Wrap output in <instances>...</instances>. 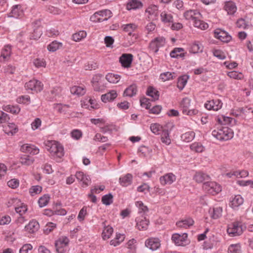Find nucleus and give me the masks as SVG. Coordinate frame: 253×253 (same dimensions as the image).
<instances>
[{"label":"nucleus","instance_id":"nucleus-45","mask_svg":"<svg viewBox=\"0 0 253 253\" xmlns=\"http://www.w3.org/2000/svg\"><path fill=\"white\" fill-rule=\"evenodd\" d=\"M122 28L123 31L127 33L129 35L136 29L137 26L133 23L124 24L122 25Z\"/></svg>","mask_w":253,"mask_h":253},{"label":"nucleus","instance_id":"nucleus-46","mask_svg":"<svg viewBox=\"0 0 253 253\" xmlns=\"http://www.w3.org/2000/svg\"><path fill=\"white\" fill-rule=\"evenodd\" d=\"M184 51L182 48H175L170 53V56L172 58L182 57L184 56V54L182 53Z\"/></svg>","mask_w":253,"mask_h":253},{"label":"nucleus","instance_id":"nucleus-64","mask_svg":"<svg viewBox=\"0 0 253 253\" xmlns=\"http://www.w3.org/2000/svg\"><path fill=\"white\" fill-rule=\"evenodd\" d=\"M237 183L242 186H249L251 188H253V181L249 180H238Z\"/></svg>","mask_w":253,"mask_h":253},{"label":"nucleus","instance_id":"nucleus-13","mask_svg":"<svg viewBox=\"0 0 253 253\" xmlns=\"http://www.w3.org/2000/svg\"><path fill=\"white\" fill-rule=\"evenodd\" d=\"M20 150L24 153H30L32 155H37L39 154V149L34 145L26 143L21 145Z\"/></svg>","mask_w":253,"mask_h":253},{"label":"nucleus","instance_id":"nucleus-29","mask_svg":"<svg viewBox=\"0 0 253 253\" xmlns=\"http://www.w3.org/2000/svg\"><path fill=\"white\" fill-rule=\"evenodd\" d=\"M194 221L191 218L188 217L176 222L178 227L187 228L193 225Z\"/></svg>","mask_w":253,"mask_h":253},{"label":"nucleus","instance_id":"nucleus-27","mask_svg":"<svg viewBox=\"0 0 253 253\" xmlns=\"http://www.w3.org/2000/svg\"><path fill=\"white\" fill-rule=\"evenodd\" d=\"M11 53V46L9 44L5 45L1 50L0 61H4L7 60L10 56Z\"/></svg>","mask_w":253,"mask_h":253},{"label":"nucleus","instance_id":"nucleus-44","mask_svg":"<svg viewBox=\"0 0 253 253\" xmlns=\"http://www.w3.org/2000/svg\"><path fill=\"white\" fill-rule=\"evenodd\" d=\"M161 19L164 23H171L173 22V16L170 13L163 11L160 14Z\"/></svg>","mask_w":253,"mask_h":253},{"label":"nucleus","instance_id":"nucleus-60","mask_svg":"<svg viewBox=\"0 0 253 253\" xmlns=\"http://www.w3.org/2000/svg\"><path fill=\"white\" fill-rule=\"evenodd\" d=\"M150 129L152 132L155 134H159L163 129L160 125L158 124H151Z\"/></svg>","mask_w":253,"mask_h":253},{"label":"nucleus","instance_id":"nucleus-43","mask_svg":"<svg viewBox=\"0 0 253 253\" xmlns=\"http://www.w3.org/2000/svg\"><path fill=\"white\" fill-rule=\"evenodd\" d=\"M188 79V76L187 75L182 76L179 77L177 83V87L179 89L182 90L186 84Z\"/></svg>","mask_w":253,"mask_h":253},{"label":"nucleus","instance_id":"nucleus-55","mask_svg":"<svg viewBox=\"0 0 253 253\" xmlns=\"http://www.w3.org/2000/svg\"><path fill=\"white\" fill-rule=\"evenodd\" d=\"M42 191V187L39 185H35L32 186L29 189V193L31 195L33 196L37 194H40Z\"/></svg>","mask_w":253,"mask_h":253},{"label":"nucleus","instance_id":"nucleus-40","mask_svg":"<svg viewBox=\"0 0 253 253\" xmlns=\"http://www.w3.org/2000/svg\"><path fill=\"white\" fill-rule=\"evenodd\" d=\"M146 94L147 95L152 97V98L154 100H158L159 99V91L153 87L149 86L147 89Z\"/></svg>","mask_w":253,"mask_h":253},{"label":"nucleus","instance_id":"nucleus-47","mask_svg":"<svg viewBox=\"0 0 253 253\" xmlns=\"http://www.w3.org/2000/svg\"><path fill=\"white\" fill-rule=\"evenodd\" d=\"M190 147L191 150L198 153H201L205 150V147L200 142H194L191 144Z\"/></svg>","mask_w":253,"mask_h":253},{"label":"nucleus","instance_id":"nucleus-37","mask_svg":"<svg viewBox=\"0 0 253 253\" xmlns=\"http://www.w3.org/2000/svg\"><path fill=\"white\" fill-rule=\"evenodd\" d=\"M195 136V133L194 131H188L181 135V139L184 142H189L193 140Z\"/></svg>","mask_w":253,"mask_h":253},{"label":"nucleus","instance_id":"nucleus-62","mask_svg":"<svg viewBox=\"0 0 253 253\" xmlns=\"http://www.w3.org/2000/svg\"><path fill=\"white\" fill-rule=\"evenodd\" d=\"M87 214L86 207H84L79 211L78 215V219L80 221H82L84 219L85 216Z\"/></svg>","mask_w":253,"mask_h":253},{"label":"nucleus","instance_id":"nucleus-63","mask_svg":"<svg viewBox=\"0 0 253 253\" xmlns=\"http://www.w3.org/2000/svg\"><path fill=\"white\" fill-rule=\"evenodd\" d=\"M236 26L239 28L245 29L249 26V25L245 19L241 18L237 21Z\"/></svg>","mask_w":253,"mask_h":253},{"label":"nucleus","instance_id":"nucleus-26","mask_svg":"<svg viewBox=\"0 0 253 253\" xmlns=\"http://www.w3.org/2000/svg\"><path fill=\"white\" fill-rule=\"evenodd\" d=\"M142 7L143 3L140 0H130L126 4V9L128 10H136Z\"/></svg>","mask_w":253,"mask_h":253},{"label":"nucleus","instance_id":"nucleus-32","mask_svg":"<svg viewBox=\"0 0 253 253\" xmlns=\"http://www.w3.org/2000/svg\"><path fill=\"white\" fill-rule=\"evenodd\" d=\"M137 91L136 85L132 84L125 90L124 95L126 96L132 97L136 94Z\"/></svg>","mask_w":253,"mask_h":253},{"label":"nucleus","instance_id":"nucleus-18","mask_svg":"<svg viewBox=\"0 0 253 253\" xmlns=\"http://www.w3.org/2000/svg\"><path fill=\"white\" fill-rule=\"evenodd\" d=\"M244 202V199L240 195H235L230 199V206L235 209L242 205Z\"/></svg>","mask_w":253,"mask_h":253},{"label":"nucleus","instance_id":"nucleus-52","mask_svg":"<svg viewBox=\"0 0 253 253\" xmlns=\"http://www.w3.org/2000/svg\"><path fill=\"white\" fill-rule=\"evenodd\" d=\"M228 253H241V247L240 244L230 245L228 249Z\"/></svg>","mask_w":253,"mask_h":253},{"label":"nucleus","instance_id":"nucleus-57","mask_svg":"<svg viewBox=\"0 0 253 253\" xmlns=\"http://www.w3.org/2000/svg\"><path fill=\"white\" fill-rule=\"evenodd\" d=\"M175 74L174 73H171L169 72L163 73L160 75V78L165 82L172 79L174 77L173 75H175Z\"/></svg>","mask_w":253,"mask_h":253},{"label":"nucleus","instance_id":"nucleus-8","mask_svg":"<svg viewBox=\"0 0 253 253\" xmlns=\"http://www.w3.org/2000/svg\"><path fill=\"white\" fill-rule=\"evenodd\" d=\"M25 87L27 90L38 92L42 89L43 84L38 80H32L25 84Z\"/></svg>","mask_w":253,"mask_h":253},{"label":"nucleus","instance_id":"nucleus-42","mask_svg":"<svg viewBox=\"0 0 253 253\" xmlns=\"http://www.w3.org/2000/svg\"><path fill=\"white\" fill-rule=\"evenodd\" d=\"M34 159L28 155H23L20 158V162L23 165L30 166L33 164Z\"/></svg>","mask_w":253,"mask_h":253},{"label":"nucleus","instance_id":"nucleus-21","mask_svg":"<svg viewBox=\"0 0 253 253\" xmlns=\"http://www.w3.org/2000/svg\"><path fill=\"white\" fill-rule=\"evenodd\" d=\"M209 213L211 218L216 219L222 216V208L220 207H216L210 208Z\"/></svg>","mask_w":253,"mask_h":253},{"label":"nucleus","instance_id":"nucleus-9","mask_svg":"<svg viewBox=\"0 0 253 253\" xmlns=\"http://www.w3.org/2000/svg\"><path fill=\"white\" fill-rule=\"evenodd\" d=\"M166 43L165 39L163 37H159L152 40L149 47L154 53H157L160 47L163 46Z\"/></svg>","mask_w":253,"mask_h":253},{"label":"nucleus","instance_id":"nucleus-48","mask_svg":"<svg viewBox=\"0 0 253 253\" xmlns=\"http://www.w3.org/2000/svg\"><path fill=\"white\" fill-rule=\"evenodd\" d=\"M90 20L93 22H101L106 21V18H103L101 15L100 11H98L90 16Z\"/></svg>","mask_w":253,"mask_h":253},{"label":"nucleus","instance_id":"nucleus-6","mask_svg":"<svg viewBox=\"0 0 253 253\" xmlns=\"http://www.w3.org/2000/svg\"><path fill=\"white\" fill-rule=\"evenodd\" d=\"M228 235L231 237L238 236L243 233L242 227L241 223L236 222L230 224L227 229Z\"/></svg>","mask_w":253,"mask_h":253},{"label":"nucleus","instance_id":"nucleus-10","mask_svg":"<svg viewBox=\"0 0 253 253\" xmlns=\"http://www.w3.org/2000/svg\"><path fill=\"white\" fill-rule=\"evenodd\" d=\"M69 243V239L67 237L60 238L55 243L56 251L58 253H64L65 248H66Z\"/></svg>","mask_w":253,"mask_h":253},{"label":"nucleus","instance_id":"nucleus-12","mask_svg":"<svg viewBox=\"0 0 253 253\" xmlns=\"http://www.w3.org/2000/svg\"><path fill=\"white\" fill-rule=\"evenodd\" d=\"M222 103L219 99H212L207 101L205 104V107L209 110L218 111L221 108Z\"/></svg>","mask_w":253,"mask_h":253},{"label":"nucleus","instance_id":"nucleus-14","mask_svg":"<svg viewBox=\"0 0 253 253\" xmlns=\"http://www.w3.org/2000/svg\"><path fill=\"white\" fill-rule=\"evenodd\" d=\"M145 246L152 251H156L160 247V241L158 238H151L146 240Z\"/></svg>","mask_w":253,"mask_h":253},{"label":"nucleus","instance_id":"nucleus-54","mask_svg":"<svg viewBox=\"0 0 253 253\" xmlns=\"http://www.w3.org/2000/svg\"><path fill=\"white\" fill-rule=\"evenodd\" d=\"M113 196L111 194L105 195L102 197V202L103 204L108 206L113 203Z\"/></svg>","mask_w":253,"mask_h":253},{"label":"nucleus","instance_id":"nucleus-24","mask_svg":"<svg viewBox=\"0 0 253 253\" xmlns=\"http://www.w3.org/2000/svg\"><path fill=\"white\" fill-rule=\"evenodd\" d=\"M204 49V46L199 42H194L190 45L189 52L194 54L201 53Z\"/></svg>","mask_w":253,"mask_h":253},{"label":"nucleus","instance_id":"nucleus-23","mask_svg":"<svg viewBox=\"0 0 253 253\" xmlns=\"http://www.w3.org/2000/svg\"><path fill=\"white\" fill-rule=\"evenodd\" d=\"M136 226L140 230H145L147 229L149 221L145 217H137L136 219Z\"/></svg>","mask_w":253,"mask_h":253},{"label":"nucleus","instance_id":"nucleus-1","mask_svg":"<svg viewBox=\"0 0 253 253\" xmlns=\"http://www.w3.org/2000/svg\"><path fill=\"white\" fill-rule=\"evenodd\" d=\"M47 150L54 158H61L64 155V148L56 141H47L45 143Z\"/></svg>","mask_w":253,"mask_h":253},{"label":"nucleus","instance_id":"nucleus-38","mask_svg":"<svg viewBox=\"0 0 253 253\" xmlns=\"http://www.w3.org/2000/svg\"><path fill=\"white\" fill-rule=\"evenodd\" d=\"M18 130V127L14 123H9L5 127V131L8 135H13L17 132Z\"/></svg>","mask_w":253,"mask_h":253},{"label":"nucleus","instance_id":"nucleus-34","mask_svg":"<svg viewBox=\"0 0 253 253\" xmlns=\"http://www.w3.org/2000/svg\"><path fill=\"white\" fill-rule=\"evenodd\" d=\"M194 178L197 182L201 183L205 180L210 179V177L208 174L203 172L198 171L195 174Z\"/></svg>","mask_w":253,"mask_h":253},{"label":"nucleus","instance_id":"nucleus-30","mask_svg":"<svg viewBox=\"0 0 253 253\" xmlns=\"http://www.w3.org/2000/svg\"><path fill=\"white\" fill-rule=\"evenodd\" d=\"M224 9L230 15H233L237 10V7L232 1H227L225 3Z\"/></svg>","mask_w":253,"mask_h":253},{"label":"nucleus","instance_id":"nucleus-15","mask_svg":"<svg viewBox=\"0 0 253 253\" xmlns=\"http://www.w3.org/2000/svg\"><path fill=\"white\" fill-rule=\"evenodd\" d=\"M133 60V56L131 54H123L119 58V61L122 66L125 68L130 66Z\"/></svg>","mask_w":253,"mask_h":253},{"label":"nucleus","instance_id":"nucleus-51","mask_svg":"<svg viewBox=\"0 0 253 253\" xmlns=\"http://www.w3.org/2000/svg\"><path fill=\"white\" fill-rule=\"evenodd\" d=\"M113 232V229L110 226L104 227V229L102 232V238L104 240L109 239Z\"/></svg>","mask_w":253,"mask_h":253},{"label":"nucleus","instance_id":"nucleus-59","mask_svg":"<svg viewBox=\"0 0 253 253\" xmlns=\"http://www.w3.org/2000/svg\"><path fill=\"white\" fill-rule=\"evenodd\" d=\"M56 227V225L52 222L47 223L44 229V233L46 234H49Z\"/></svg>","mask_w":253,"mask_h":253},{"label":"nucleus","instance_id":"nucleus-36","mask_svg":"<svg viewBox=\"0 0 253 253\" xmlns=\"http://www.w3.org/2000/svg\"><path fill=\"white\" fill-rule=\"evenodd\" d=\"M105 78L109 83L116 84L120 80L121 76L118 74L109 73L106 75Z\"/></svg>","mask_w":253,"mask_h":253},{"label":"nucleus","instance_id":"nucleus-33","mask_svg":"<svg viewBox=\"0 0 253 253\" xmlns=\"http://www.w3.org/2000/svg\"><path fill=\"white\" fill-rule=\"evenodd\" d=\"M21 6L19 5H15L12 7L10 16L15 18H18L22 16L23 11L21 9Z\"/></svg>","mask_w":253,"mask_h":253},{"label":"nucleus","instance_id":"nucleus-7","mask_svg":"<svg viewBox=\"0 0 253 253\" xmlns=\"http://www.w3.org/2000/svg\"><path fill=\"white\" fill-rule=\"evenodd\" d=\"M187 233H174L171 236V240L176 246H185L189 243Z\"/></svg>","mask_w":253,"mask_h":253},{"label":"nucleus","instance_id":"nucleus-2","mask_svg":"<svg viewBox=\"0 0 253 253\" xmlns=\"http://www.w3.org/2000/svg\"><path fill=\"white\" fill-rule=\"evenodd\" d=\"M212 135L220 141H227L233 138L234 132L228 127H221L213 130Z\"/></svg>","mask_w":253,"mask_h":253},{"label":"nucleus","instance_id":"nucleus-19","mask_svg":"<svg viewBox=\"0 0 253 253\" xmlns=\"http://www.w3.org/2000/svg\"><path fill=\"white\" fill-rule=\"evenodd\" d=\"M133 176L130 173H127L122 175L119 178V183L123 187H126L131 184Z\"/></svg>","mask_w":253,"mask_h":253},{"label":"nucleus","instance_id":"nucleus-39","mask_svg":"<svg viewBox=\"0 0 253 253\" xmlns=\"http://www.w3.org/2000/svg\"><path fill=\"white\" fill-rule=\"evenodd\" d=\"M63 43L61 42L54 41L49 44L47 46V49L51 52H54L62 47Z\"/></svg>","mask_w":253,"mask_h":253},{"label":"nucleus","instance_id":"nucleus-41","mask_svg":"<svg viewBox=\"0 0 253 253\" xmlns=\"http://www.w3.org/2000/svg\"><path fill=\"white\" fill-rule=\"evenodd\" d=\"M193 25L195 27L202 30L207 29L209 27L208 24L201 20V18H198L193 22Z\"/></svg>","mask_w":253,"mask_h":253},{"label":"nucleus","instance_id":"nucleus-31","mask_svg":"<svg viewBox=\"0 0 253 253\" xmlns=\"http://www.w3.org/2000/svg\"><path fill=\"white\" fill-rule=\"evenodd\" d=\"M15 202L16 203H19L17 206L15 207V211L19 213L20 215H22L27 211V206L21 202L18 199H15Z\"/></svg>","mask_w":253,"mask_h":253},{"label":"nucleus","instance_id":"nucleus-61","mask_svg":"<svg viewBox=\"0 0 253 253\" xmlns=\"http://www.w3.org/2000/svg\"><path fill=\"white\" fill-rule=\"evenodd\" d=\"M135 205L139 209V213H145L148 210L147 207L144 206L141 201H137Z\"/></svg>","mask_w":253,"mask_h":253},{"label":"nucleus","instance_id":"nucleus-35","mask_svg":"<svg viewBox=\"0 0 253 253\" xmlns=\"http://www.w3.org/2000/svg\"><path fill=\"white\" fill-rule=\"evenodd\" d=\"M72 94L78 96H82L85 93V88L83 86H74L70 89Z\"/></svg>","mask_w":253,"mask_h":253},{"label":"nucleus","instance_id":"nucleus-22","mask_svg":"<svg viewBox=\"0 0 253 253\" xmlns=\"http://www.w3.org/2000/svg\"><path fill=\"white\" fill-rule=\"evenodd\" d=\"M118 96L117 92L112 90L108 93L101 95V99L102 102L106 103L113 101Z\"/></svg>","mask_w":253,"mask_h":253},{"label":"nucleus","instance_id":"nucleus-5","mask_svg":"<svg viewBox=\"0 0 253 253\" xmlns=\"http://www.w3.org/2000/svg\"><path fill=\"white\" fill-rule=\"evenodd\" d=\"M159 7L155 4H150L146 9L145 13L146 19L148 21H153L157 19Z\"/></svg>","mask_w":253,"mask_h":253},{"label":"nucleus","instance_id":"nucleus-11","mask_svg":"<svg viewBox=\"0 0 253 253\" xmlns=\"http://www.w3.org/2000/svg\"><path fill=\"white\" fill-rule=\"evenodd\" d=\"M214 37L224 42H230L231 39V36L226 31L220 29H217L214 32Z\"/></svg>","mask_w":253,"mask_h":253},{"label":"nucleus","instance_id":"nucleus-58","mask_svg":"<svg viewBox=\"0 0 253 253\" xmlns=\"http://www.w3.org/2000/svg\"><path fill=\"white\" fill-rule=\"evenodd\" d=\"M33 64L37 68L45 67L46 63L43 59L36 58L33 60Z\"/></svg>","mask_w":253,"mask_h":253},{"label":"nucleus","instance_id":"nucleus-25","mask_svg":"<svg viewBox=\"0 0 253 253\" xmlns=\"http://www.w3.org/2000/svg\"><path fill=\"white\" fill-rule=\"evenodd\" d=\"M39 228L40 224L39 222L35 220H32L30 221L29 224L25 227L26 231L30 233H33L37 232Z\"/></svg>","mask_w":253,"mask_h":253},{"label":"nucleus","instance_id":"nucleus-20","mask_svg":"<svg viewBox=\"0 0 253 253\" xmlns=\"http://www.w3.org/2000/svg\"><path fill=\"white\" fill-rule=\"evenodd\" d=\"M176 179L175 176L171 173H169L161 176L160 181L162 185L171 184Z\"/></svg>","mask_w":253,"mask_h":253},{"label":"nucleus","instance_id":"nucleus-17","mask_svg":"<svg viewBox=\"0 0 253 253\" xmlns=\"http://www.w3.org/2000/svg\"><path fill=\"white\" fill-rule=\"evenodd\" d=\"M75 176L78 181L82 182L83 186L86 187L91 182L90 177L84 174L82 171H77L76 173Z\"/></svg>","mask_w":253,"mask_h":253},{"label":"nucleus","instance_id":"nucleus-3","mask_svg":"<svg viewBox=\"0 0 253 253\" xmlns=\"http://www.w3.org/2000/svg\"><path fill=\"white\" fill-rule=\"evenodd\" d=\"M191 100L188 97L183 98L180 103V108L184 115L192 116L198 113L196 109H190Z\"/></svg>","mask_w":253,"mask_h":253},{"label":"nucleus","instance_id":"nucleus-49","mask_svg":"<svg viewBox=\"0 0 253 253\" xmlns=\"http://www.w3.org/2000/svg\"><path fill=\"white\" fill-rule=\"evenodd\" d=\"M50 198V197L48 194H44L40 197L38 201L39 206L41 208L46 206L48 204Z\"/></svg>","mask_w":253,"mask_h":253},{"label":"nucleus","instance_id":"nucleus-28","mask_svg":"<svg viewBox=\"0 0 253 253\" xmlns=\"http://www.w3.org/2000/svg\"><path fill=\"white\" fill-rule=\"evenodd\" d=\"M169 134L170 131L167 129L164 128L162 130V132L161 133V140L162 143L167 145H169L171 143Z\"/></svg>","mask_w":253,"mask_h":253},{"label":"nucleus","instance_id":"nucleus-50","mask_svg":"<svg viewBox=\"0 0 253 253\" xmlns=\"http://www.w3.org/2000/svg\"><path fill=\"white\" fill-rule=\"evenodd\" d=\"M86 33L84 31H80L72 36V39L75 42H79L86 37Z\"/></svg>","mask_w":253,"mask_h":253},{"label":"nucleus","instance_id":"nucleus-16","mask_svg":"<svg viewBox=\"0 0 253 253\" xmlns=\"http://www.w3.org/2000/svg\"><path fill=\"white\" fill-rule=\"evenodd\" d=\"M148 100L146 99H145L143 100H141V105L143 107H145L146 109H149V112L154 114H159L162 109V107L160 105H156L153 107L152 108H150L151 105L149 104V103L148 102Z\"/></svg>","mask_w":253,"mask_h":253},{"label":"nucleus","instance_id":"nucleus-53","mask_svg":"<svg viewBox=\"0 0 253 253\" xmlns=\"http://www.w3.org/2000/svg\"><path fill=\"white\" fill-rule=\"evenodd\" d=\"M61 88L59 87H55L51 91V98L52 100H57L61 95Z\"/></svg>","mask_w":253,"mask_h":253},{"label":"nucleus","instance_id":"nucleus-4","mask_svg":"<svg viewBox=\"0 0 253 253\" xmlns=\"http://www.w3.org/2000/svg\"><path fill=\"white\" fill-rule=\"evenodd\" d=\"M203 188L206 192L212 195H215L221 191L220 185L213 181L205 182Z\"/></svg>","mask_w":253,"mask_h":253},{"label":"nucleus","instance_id":"nucleus-56","mask_svg":"<svg viewBox=\"0 0 253 253\" xmlns=\"http://www.w3.org/2000/svg\"><path fill=\"white\" fill-rule=\"evenodd\" d=\"M228 77L230 78L237 79V80H241L243 78V75L242 73L238 72L236 71H232L231 72H229L227 74Z\"/></svg>","mask_w":253,"mask_h":253}]
</instances>
